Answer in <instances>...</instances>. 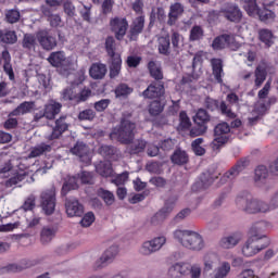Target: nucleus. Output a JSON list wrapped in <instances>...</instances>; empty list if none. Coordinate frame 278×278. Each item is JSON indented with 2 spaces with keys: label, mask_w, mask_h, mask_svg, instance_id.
Wrapping results in <instances>:
<instances>
[{
  "label": "nucleus",
  "mask_w": 278,
  "mask_h": 278,
  "mask_svg": "<svg viewBox=\"0 0 278 278\" xmlns=\"http://www.w3.org/2000/svg\"><path fill=\"white\" fill-rule=\"evenodd\" d=\"M231 49L232 51L238 49V43L232 35H220L216 37L212 42V48L214 51H223V49Z\"/></svg>",
  "instance_id": "obj_13"
},
{
  "label": "nucleus",
  "mask_w": 278,
  "mask_h": 278,
  "mask_svg": "<svg viewBox=\"0 0 278 278\" xmlns=\"http://www.w3.org/2000/svg\"><path fill=\"white\" fill-rule=\"evenodd\" d=\"M270 245V240L266 239V241H260L257 239L249 238L242 248V254L244 257H253L257 255L260 251H264L267 247Z\"/></svg>",
  "instance_id": "obj_8"
},
{
  "label": "nucleus",
  "mask_w": 278,
  "mask_h": 278,
  "mask_svg": "<svg viewBox=\"0 0 278 278\" xmlns=\"http://www.w3.org/2000/svg\"><path fill=\"white\" fill-rule=\"evenodd\" d=\"M166 94V89L164 88V83L152 81L148 88L141 92L143 99H162Z\"/></svg>",
  "instance_id": "obj_15"
},
{
  "label": "nucleus",
  "mask_w": 278,
  "mask_h": 278,
  "mask_svg": "<svg viewBox=\"0 0 278 278\" xmlns=\"http://www.w3.org/2000/svg\"><path fill=\"white\" fill-rule=\"evenodd\" d=\"M0 40L4 42V45H14L18 37L14 30L0 31Z\"/></svg>",
  "instance_id": "obj_49"
},
{
  "label": "nucleus",
  "mask_w": 278,
  "mask_h": 278,
  "mask_svg": "<svg viewBox=\"0 0 278 278\" xmlns=\"http://www.w3.org/2000/svg\"><path fill=\"white\" fill-rule=\"evenodd\" d=\"M240 242V237L236 235H230L228 237H224L219 241V247L222 249H233Z\"/></svg>",
  "instance_id": "obj_44"
},
{
  "label": "nucleus",
  "mask_w": 278,
  "mask_h": 278,
  "mask_svg": "<svg viewBox=\"0 0 278 278\" xmlns=\"http://www.w3.org/2000/svg\"><path fill=\"white\" fill-rule=\"evenodd\" d=\"M255 80H254V86L255 88H262V85L264 81H266V77H268V72H266V67L258 65L255 71Z\"/></svg>",
  "instance_id": "obj_42"
},
{
  "label": "nucleus",
  "mask_w": 278,
  "mask_h": 278,
  "mask_svg": "<svg viewBox=\"0 0 278 278\" xmlns=\"http://www.w3.org/2000/svg\"><path fill=\"white\" fill-rule=\"evenodd\" d=\"M258 38L266 47H273V38H275V35H273V30L263 28L258 30Z\"/></svg>",
  "instance_id": "obj_47"
},
{
  "label": "nucleus",
  "mask_w": 278,
  "mask_h": 278,
  "mask_svg": "<svg viewBox=\"0 0 278 278\" xmlns=\"http://www.w3.org/2000/svg\"><path fill=\"white\" fill-rule=\"evenodd\" d=\"M2 60H3V71L9 76L11 81H14V68L12 67V56L10 55V51H2Z\"/></svg>",
  "instance_id": "obj_33"
},
{
  "label": "nucleus",
  "mask_w": 278,
  "mask_h": 278,
  "mask_svg": "<svg viewBox=\"0 0 278 278\" xmlns=\"http://www.w3.org/2000/svg\"><path fill=\"white\" fill-rule=\"evenodd\" d=\"M98 153L108 160H118V157H121V150L114 146H101L98 150Z\"/></svg>",
  "instance_id": "obj_29"
},
{
  "label": "nucleus",
  "mask_w": 278,
  "mask_h": 278,
  "mask_svg": "<svg viewBox=\"0 0 278 278\" xmlns=\"http://www.w3.org/2000/svg\"><path fill=\"white\" fill-rule=\"evenodd\" d=\"M211 66L214 79L217 81V84H220V86H223V77H225V71L223 70V60L212 59Z\"/></svg>",
  "instance_id": "obj_27"
},
{
  "label": "nucleus",
  "mask_w": 278,
  "mask_h": 278,
  "mask_svg": "<svg viewBox=\"0 0 278 278\" xmlns=\"http://www.w3.org/2000/svg\"><path fill=\"white\" fill-rule=\"evenodd\" d=\"M51 151V146L45 142L31 148L28 157H40L45 153H49Z\"/></svg>",
  "instance_id": "obj_45"
},
{
  "label": "nucleus",
  "mask_w": 278,
  "mask_h": 278,
  "mask_svg": "<svg viewBox=\"0 0 278 278\" xmlns=\"http://www.w3.org/2000/svg\"><path fill=\"white\" fill-rule=\"evenodd\" d=\"M184 12H186V7L180 2L170 4L169 12L167 14V25L169 27H175V25H177V21L184 16Z\"/></svg>",
  "instance_id": "obj_20"
},
{
  "label": "nucleus",
  "mask_w": 278,
  "mask_h": 278,
  "mask_svg": "<svg viewBox=\"0 0 278 278\" xmlns=\"http://www.w3.org/2000/svg\"><path fill=\"white\" fill-rule=\"evenodd\" d=\"M97 112L92 109H86L78 114V121H94Z\"/></svg>",
  "instance_id": "obj_59"
},
{
  "label": "nucleus",
  "mask_w": 278,
  "mask_h": 278,
  "mask_svg": "<svg viewBox=\"0 0 278 278\" xmlns=\"http://www.w3.org/2000/svg\"><path fill=\"white\" fill-rule=\"evenodd\" d=\"M142 31H144V15H139L132 20L127 38L130 42H136V40H138V36H140Z\"/></svg>",
  "instance_id": "obj_17"
},
{
  "label": "nucleus",
  "mask_w": 278,
  "mask_h": 278,
  "mask_svg": "<svg viewBox=\"0 0 278 278\" xmlns=\"http://www.w3.org/2000/svg\"><path fill=\"white\" fill-rule=\"evenodd\" d=\"M231 273V264L229 262H222L217 268L214 269V277L206 278H227Z\"/></svg>",
  "instance_id": "obj_43"
},
{
  "label": "nucleus",
  "mask_w": 278,
  "mask_h": 278,
  "mask_svg": "<svg viewBox=\"0 0 278 278\" xmlns=\"http://www.w3.org/2000/svg\"><path fill=\"white\" fill-rule=\"evenodd\" d=\"M220 173L214 170V169H208L200 176L201 182L203 184L204 188H207L208 186H212L216 179H218V176Z\"/></svg>",
  "instance_id": "obj_37"
},
{
  "label": "nucleus",
  "mask_w": 278,
  "mask_h": 278,
  "mask_svg": "<svg viewBox=\"0 0 278 278\" xmlns=\"http://www.w3.org/2000/svg\"><path fill=\"white\" fill-rule=\"evenodd\" d=\"M231 139V126L227 122H222L214 127V140L211 147L214 151H218L222 147H225Z\"/></svg>",
  "instance_id": "obj_5"
},
{
  "label": "nucleus",
  "mask_w": 278,
  "mask_h": 278,
  "mask_svg": "<svg viewBox=\"0 0 278 278\" xmlns=\"http://www.w3.org/2000/svg\"><path fill=\"white\" fill-rule=\"evenodd\" d=\"M37 40L45 51H53L58 47V39L50 35L47 30H40L37 33Z\"/></svg>",
  "instance_id": "obj_18"
},
{
  "label": "nucleus",
  "mask_w": 278,
  "mask_h": 278,
  "mask_svg": "<svg viewBox=\"0 0 278 278\" xmlns=\"http://www.w3.org/2000/svg\"><path fill=\"white\" fill-rule=\"evenodd\" d=\"M63 101H75L77 103V93H75L71 88H66L62 91Z\"/></svg>",
  "instance_id": "obj_64"
},
{
  "label": "nucleus",
  "mask_w": 278,
  "mask_h": 278,
  "mask_svg": "<svg viewBox=\"0 0 278 278\" xmlns=\"http://www.w3.org/2000/svg\"><path fill=\"white\" fill-rule=\"evenodd\" d=\"M48 62L51 64V66H54L55 68H63L64 71H68V68L73 66V63L62 51L50 53Z\"/></svg>",
  "instance_id": "obj_16"
},
{
  "label": "nucleus",
  "mask_w": 278,
  "mask_h": 278,
  "mask_svg": "<svg viewBox=\"0 0 278 278\" xmlns=\"http://www.w3.org/2000/svg\"><path fill=\"white\" fill-rule=\"evenodd\" d=\"M70 152L72 155H76L79 159V162L83 164H90L92 160L90 159V148L84 141H77L71 149Z\"/></svg>",
  "instance_id": "obj_14"
},
{
  "label": "nucleus",
  "mask_w": 278,
  "mask_h": 278,
  "mask_svg": "<svg viewBox=\"0 0 278 278\" xmlns=\"http://www.w3.org/2000/svg\"><path fill=\"white\" fill-rule=\"evenodd\" d=\"M270 227V224L268 222H257L250 228V238H253L254 240H258L260 242H266L268 240V237L264 233L268 228Z\"/></svg>",
  "instance_id": "obj_22"
},
{
  "label": "nucleus",
  "mask_w": 278,
  "mask_h": 278,
  "mask_svg": "<svg viewBox=\"0 0 278 278\" xmlns=\"http://www.w3.org/2000/svg\"><path fill=\"white\" fill-rule=\"evenodd\" d=\"M268 167L265 165H258L254 169V181L255 184H266V180L268 179Z\"/></svg>",
  "instance_id": "obj_40"
},
{
  "label": "nucleus",
  "mask_w": 278,
  "mask_h": 278,
  "mask_svg": "<svg viewBox=\"0 0 278 278\" xmlns=\"http://www.w3.org/2000/svg\"><path fill=\"white\" fill-rule=\"evenodd\" d=\"M110 27L116 40H123L127 34V29H129V22L125 17H113L110 21Z\"/></svg>",
  "instance_id": "obj_12"
},
{
  "label": "nucleus",
  "mask_w": 278,
  "mask_h": 278,
  "mask_svg": "<svg viewBox=\"0 0 278 278\" xmlns=\"http://www.w3.org/2000/svg\"><path fill=\"white\" fill-rule=\"evenodd\" d=\"M55 187L52 186L51 189H46L40 194V206L47 216H51L55 212Z\"/></svg>",
  "instance_id": "obj_7"
},
{
  "label": "nucleus",
  "mask_w": 278,
  "mask_h": 278,
  "mask_svg": "<svg viewBox=\"0 0 278 278\" xmlns=\"http://www.w3.org/2000/svg\"><path fill=\"white\" fill-rule=\"evenodd\" d=\"M219 14L230 23H240L242 21V11L236 3H226L219 9Z\"/></svg>",
  "instance_id": "obj_10"
},
{
  "label": "nucleus",
  "mask_w": 278,
  "mask_h": 278,
  "mask_svg": "<svg viewBox=\"0 0 278 278\" xmlns=\"http://www.w3.org/2000/svg\"><path fill=\"white\" fill-rule=\"evenodd\" d=\"M65 212L70 218L84 216V204L76 198L65 200Z\"/></svg>",
  "instance_id": "obj_19"
},
{
  "label": "nucleus",
  "mask_w": 278,
  "mask_h": 278,
  "mask_svg": "<svg viewBox=\"0 0 278 278\" xmlns=\"http://www.w3.org/2000/svg\"><path fill=\"white\" fill-rule=\"evenodd\" d=\"M165 244L166 237H156L152 240L144 241L139 249V253L141 255H153V253H157Z\"/></svg>",
  "instance_id": "obj_11"
},
{
  "label": "nucleus",
  "mask_w": 278,
  "mask_h": 278,
  "mask_svg": "<svg viewBox=\"0 0 278 278\" xmlns=\"http://www.w3.org/2000/svg\"><path fill=\"white\" fill-rule=\"evenodd\" d=\"M131 92H134V89L129 87L127 84H119L115 88L116 97H128V94H131Z\"/></svg>",
  "instance_id": "obj_57"
},
{
  "label": "nucleus",
  "mask_w": 278,
  "mask_h": 278,
  "mask_svg": "<svg viewBox=\"0 0 278 278\" xmlns=\"http://www.w3.org/2000/svg\"><path fill=\"white\" fill-rule=\"evenodd\" d=\"M58 233V230L53 226H45L40 231V242L41 244H49L53 238H55V235Z\"/></svg>",
  "instance_id": "obj_35"
},
{
  "label": "nucleus",
  "mask_w": 278,
  "mask_h": 278,
  "mask_svg": "<svg viewBox=\"0 0 278 278\" xmlns=\"http://www.w3.org/2000/svg\"><path fill=\"white\" fill-rule=\"evenodd\" d=\"M128 144L130 155H138V153H142L147 149V141L144 139H136Z\"/></svg>",
  "instance_id": "obj_38"
},
{
  "label": "nucleus",
  "mask_w": 278,
  "mask_h": 278,
  "mask_svg": "<svg viewBox=\"0 0 278 278\" xmlns=\"http://www.w3.org/2000/svg\"><path fill=\"white\" fill-rule=\"evenodd\" d=\"M148 70L155 81H162L164 79V73L162 72V66L157 65L155 61H150L148 63Z\"/></svg>",
  "instance_id": "obj_39"
},
{
  "label": "nucleus",
  "mask_w": 278,
  "mask_h": 278,
  "mask_svg": "<svg viewBox=\"0 0 278 278\" xmlns=\"http://www.w3.org/2000/svg\"><path fill=\"white\" fill-rule=\"evenodd\" d=\"M243 10H245L249 16H257L261 9L257 5V0H244Z\"/></svg>",
  "instance_id": "obj_46"
},
{
  "label": "nucleus",
  "mask_w": 278,
  "mask_h": 278,
  "mask_svg": "<svg viewBox=\"0 0 278 278\" xmlns=\"http://www.w3.org/2000/svg\"><path fill=\"white\" fill-rule=\"evenodd\" d=\"M108 73V66L103 63H93L89 70L92 79H103Z\"/></svg>",
  "instance_id": "obj_34"
},
{
  "label": "nucleus",
  "mask_w": 278,
  "mask_h": 278,
  "mask_svg": "<svg viewBox=\"0 0 278 278\" xmlns=\"http://www.w3.org/2000/svg\"><path fill=\"white\" fill-rule=\"evenodd\" d=\"M181 34L177 30H172L170 35V41H172V47H173V54L174 55H179V42H181Z\"/></svg>",
  "instance_id": "obj_54"
},
{
  "label": "nucleus",
  "mask_w": 278,
  "mask_h": 278,
  "mask_svg": "<svg viewBox=\"0 0 278 278\" xmlns=\"http://www.w3.org/2000/svg\"><path fill=\"white\" fill-rule=\"evenodd\" d=\"M179 129L186 131V129H190L192 127V122H190V117H188V113L186 111H181L179 113Z\"/></svg>",
  "instance_id": "obj_56"
},
{
  "label": "nucleus",
  "mask_w": 278,
  "mask_h": 278,
  "mask_svg": "<svg viewBox=\"0 0 278 278\" xmlns=\"http://www.w3.org/2000/svg\"><path fill=\"white\" fill-rule=\"evenodd\" d=\"M96 170L98 175H101V177H112V174L114 173L110 163L98 164Z\"/></svg>",
  "instance_id": "obj_53"
},
{
  "label": "nucleus",
  "mask_w": 278,
  "mask_h": 278,
  "mask_svg": "<svg viewBox=\"0 0 278 278\" xmlns=\"http://www.w3.org/2000/svg\"><path fill=\"white\" fill-rule=\"evenodd\" d=\"M134 114L131 112H124L119 118V124L112 128L109 138L116 140L121 144H131L138 134V126L134 122Z\"/></svg>",
  "instance_id": "obj_1"
},
{
  "label": "nucleus",
  "mask_w": 278,
  "mask_h": 278,
  "mask_svg": "<svg viewBox=\"0 0 278 278\" xmlns=\"http://www.w3.org/2000/svg\"><path fill=\"white\" fill-rule=\"evenodd\" d=\"M203 36H205V31L203 30V27L199 25H194L190 29L189 40L190 42H197L199 40H202Z\"/></svg>",
  "instance_id": "obj_48"
},
{
  "label": "nucleus",
  "mask_w": 278,
  "mask_h": 278,
  "mask_svg": "<svg viewBox=\"0 0 278 278\" xmlns=\"http://www.w3.org/2000/svg\"><path fill=\"white\" fill-rule=\"evenodd\" d=\"M98 197H100V199L104 201L105 205H113L115 201L114 193L103 188H100L98 190Z\"/></svg>",
  "instance_id": "obj_55"
},
{
  "label": "nucleus",
  "mask_w": 278,
  "mask_h": 278,
  "mask_svg": "<svg viewBox=\"0 0 278 278\" xmlns=\"http://www.w3.org/2000/svg\"><path fill=\"white\" fill-rule=\"evenodd\" d=\"M212 121V116L205 109H199L195 116L193 117V126L190 131V138H197L199 136H205L207 134V124Z\"/></svg>",
  "instance_id": "obj_4"
},
{
  "label": "nucleus",
  "mask_w": 278,
  "mask_h": 278,
  "mask_svg": "<svg viewBox=\"0 0 278 278\" xmlns=\"http://www.w3.org/2000/svg\"><path fill=\"white\" fill-rule=\"evenodd\" d=\"M111 65H110V77L114 79L121 75V66H123V59L121 55L111 56Z\"/></svg>",
  "instance_id": "obj_36"
},
{
  "label": "nucleus",
  "mask_w": 278,
  "mask_h": 278,
  "mask_svg": "<svg viewBox=\"0 0 278 278\" xmlns=\"http://www.w3.org/2000/svg\"><path fill=\"white\" fill-rule=\"evenodd\" d=\"M204 142L203 138H198L191 142V149L197 155H205V148L201 147V143Z\"/></svg>",
  "instance_id": "obj_58"
},
{
  "label": "nucleus",
  "mask_w": 278,
  "mask_h": 278,
  "mask_svg": "<svg viewBox=\"0 0 278 278\" xmlns=\"http://www.w3.org/2000/svg\"><path fill=\"white\" fill-rule=\"evenodd\" d=\"M79 175V181L81 184L92 185L94 184V176L90 172H81Z\"/></svg>",
  "instance_id": "obj_63"
},
{
  "label": "nucleus",
  "mask_w": 278,
  "mask_h": 278,
  "mask_svg": "<svg viewBox=\"0 0 278 278\" xmlns=\"http://www.w3.org/2000/svg\"><path fill=\"white\" fill-rule=\"evenodd\" d=\"M5 20L8 23H11V24L18 23V21H21V12L14 9L9 10L5 13Z\"/></svg>",
  "instance_id": "obj_60"
},
{
  "label": "nucleus",
  "mask_w": 278,
  "mask_h": 278,
  "mask_svg": "<svg viewBox=\"0 0 278 278\" xmlns=\"http://www.w3.org/2000/svg\"><path fill=\"white\" fill-rule=\"evenodd\" d=\"M278 14V4L273 5V10L264 8L263 10L260 9L256 16L260 17V21L263 23H270V21H275V17Z\"/></svg>",
  "instance_id": "obj_31"
},
{
  "label": "nucleus",
  "mask_w": 278,
  "mask_h": 278,
  "mask_svg": "<svg viewBox=\"0 0 278 278\" xmlns=\"http://www.w3.org/2000/svg\"><path fill=\"white\" fill-rule=\"evenodd\" d=\"M175 204L165 203V205L151 218L152 225H160V223L166 220L168 214L173 212Z\"/></svg>",
  "instance_id": "obj_28"
},
{
  "label": "nucleus",
  "mask_w": 278,
  "mask_h": 278,
  "mask_svg": "<svg viewBox=\"0 0 278 278\" xmlns=\"http://www.w3.org/2000/svg\"><path fill=\"white\" fill-rule=\"evenodd\" d=\"M174 238L186 247V249H190L191 251H203L205 248V241L203 237L195 231L192 230H176L174 232Z\"/></svg>",
  "instance_id": "obj_3"
},
{
  "label": "nucleus",
  "mask_w": 278,
  "mask_h": 278,
  "mask_svg": "<svg viewBox=\"0 0 278 278\" xmlns=\"http://www.w3.org/2000/svg\"><path fill=\"white\" fill-rule=\"evenodd\" d=\"M105 51L109 58H116V55H121L119 53H116V39L112 36H109L105 39Z\"/></svg>",
  "instance_id": "obj_51"
},
{
  "label": "nucleus",
  "mask_w": 278,
  "mask_h": 278,
  "mask_svg": "<svg viewBox=\"0 0 278 278\" xmlns=\"http://www.w3.org/2000/svg\"><path fill=\"white\" fill-rule=\"evenodd\" d=\"M149 114L150 116H160L162 112H164V104H162V101L154 100L149 104Z\"/></svg>",
  "instance_id": "obj_52"
},
{
  "label": "nucleus",
  "mask_w": 278,
  "mask_h": 278,
  "mask_svg": "<svg viewBox=\"0 0 278 278\" xmlns=\"http://www.w3.org/2000/svg\"><path fill=\"white\" fill-rule=\"evenodd\" d=\"M112 100L110 99H102L93 103V108L96 112H105L106 108H110Z\"/></svg>",
  "instance_id": "obj_61"
},
{
  "label": "nucleus",
  "mask_w": 278,
  "mask_h": 278,
  "mask_svg": "<svg viewBox=\"0 0 278 278\" xmlns=\"http://www.w3.org/2000/svg\"><path fill=\"white\" fill-rule=\"evenodd\" d=\"M157 51L160 55H165V58H176L177 54L173 53L170 48V36H161L157 38Z\"/></svg>",
  "instance_id": "obj_23"
},
{
  "label": "nucleus",
  "mask_w": 278,
  "mask_h": 278,
  "mask_svg": "<svg viewBox=\"0 0 278 278\" xmlns=\"http://www.w3.org/2000/svg\"><path fill=\"white\" fill-rule=\"evenodd\" d=\"M118 255V247L112 245L110 247L102 256L96 261L94 268L96 270H99V268H105L108 264H112L114 262V258Z\"/></svg>",
  "instance_id": "obj_21"
},
{
  "label": "nucleus",
  "mask_w": 278,
  "mask_h": 278,
  "mask_svg": "<svg viewBox=\"0 0 278 278\" xmlns=\"http://www.w3.org/2000/svg\"><path fill=\"white\" fill-rule=\"evenodd\" d=\"M77 188H79V175L68 176L63 184L61 194L66 197L71 190H77Z\"/></svg>",
  "instance_id": "obj_30"
},
{
  "label": "nucleus",
  "mask_w": 278,
  "mask_h": 278,
  "mask_svg": "<svg viewBox=\"0 0 278 278\" xmlns=\"http://www.w3.org/2000/svg\"><path fill=\"white\" fill-rule=\"evenodd\" d=\"M43 16L48 17L51 27H60L62 25V17L58 14H52L51 9H43Z\"/></svg>",
  "instance_id": "obj_50"
},
{
  "label": "nucleus",
  "mask_w": 278,
  "mask_h": 278,
  "mask_svg": "<svg viewBox=\"0 0 278 278\" xmlns=\"http://www.w3.org/2000/svg\"><path fill=\"white\" fill-rule=\"evenodd\" d=\"M188 274H190V264L188 263H176L168 269V277L170 278H180Z\"/></svg>",
  "instance_id": "obj_24"
},
{
  "label": "nucleus",
  "mask_w": 278,
  "mask_h": 278,
  "mask_svg": "<svg viewBox=\"0 0 278 278\" xmlns=\"http://www.w3.org/2000/svg\"><path fill=\"white\" fill-rule=\"evenodd\" d=\"M236 205L245 214H268L270 212V204L252 195L237 197Z\"/></svg>",
  "instance_id": "obj_2"
},
{
  "label": "nucleus",
  "mask_w": 278,
  "mask_h": 278,
  "mask_svg": "<svg viewBox=\"0 0 278 278\" xmlns=\"http://www.w3.org/2000/svg\"><path fill=\"white\" fill-rule=\"evenodd\" d=\"M38 47V35L34 34H25L22 39V48L26 53H33L36 51Z\"/></svg>",
  "instance_id": "obj_26"
},
{
  "label": "nucleus",
  "mask_w": 278,
  "mask_h": 278,
  "mask_svg": "<svg viewBox=\"0 0 278 278\" xmlns=\"http://www.w3.org/2000/svg\"><path fill=\"white\" fill-rule=\"evenodd\" d=\"M188 153L181 149L175 150L173 155L170 156V161L173 164H177V166H184V164H188Z\"/></svg>",
  "instance_id": "obj_41"
},
{
  "label": "nucleus",
  "mask_w": 278,
  "mask_h": 278,
  "mask_svg": "<svg viewBox=\"0 0 278 278\" xmlns=\"http://www.w3.org/2000/svg\"><path fill=\"white\" fill-rule=\"evenodd\" d=\"M4 129H16L18 127V117L11 116V113L8 115V119L3 124Z\"/></svg>",
  "instance_id": "obj_62"
},
{
  "label": "nucleus",
  "mask_w": 278,
  "mask_h": 278,
  "mask_svg": "<svg viewBox=\"0 0 278 278\" xmlns=\"http://www.w3.org/2000/svg\"><path fill=\"white\" fill-rule=\"evenodd\" d=\"M46 118L48 121H53L60 112H62V103L50 101L45 105Z\"/></svg>",
  "instance_id": "obj_32"
},
{
  "label": "nucleus",
  "mask_w": 278,
  "mask_h": 278,
  "mask_svg": "<svg viewBox=\"0 0 278 278\" xmlns=\"http://www.w3.org/2000/svg\"><path fill=\"white\" fill-rule=\"evenodd\" d=\"M36 108V102L34 101H24L16 109L11 111V116H15L16 118H21V116H25V114H31Z\"/></svg>",
  "instance_id": "obj_25"
},
{
  "label": "nucleus",
  "mask_w": 278,
  "mask_h": 278,
  "mask_svg": "<svg viewBox=\"0 0 278 278\" xmlns=\"http://www.w3.org/2000/svg\"><path fill=\"white\" fill-rule=\"evenodd\" d=\"M68 127H71V124L68 123V116L61 115L59 118L55 119L52 131L46 137V139L48 140V142H53V140H60V138L64 136Z\"/></svg>",
  "instance_id": "obj_9"
},
{
  "label": "nucleus",
  "mask_w": 278,
  "mask_h": 278,
  "mask_svg": "<svg viewBox=\"0 0 278 278\" xmlns=\"http://www.w3.org/2000/svg\"><path fill=\"white\" fill-rule=\"evenodd\" d=\"M251 164V161L248 157H242L236 162L219 179V184L224 185L240 176L248 166Z\"/></svg>",
  "instance_id": "obj_6"
}]
</instances>
